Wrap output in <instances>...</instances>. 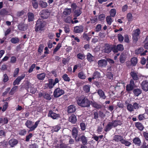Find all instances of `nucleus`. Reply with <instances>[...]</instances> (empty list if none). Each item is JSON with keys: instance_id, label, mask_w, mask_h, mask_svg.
Here are the masks:
<instances>
[{"instance_id": "26", "label": "nucleus", "mask_w": 148, "mask_h": 148, "mask_svg": "<svg viewBox=\"0 0 148 148\" xmlns=\"http://www.w3.org/2000/svg\"><path fill=\"white\" fill-rule=\"evenodd\" d=\"M134 95L136 96H138L141 93V90L139 88L135 89L133 91Z\"/></svg>"}, {"instance_id": "63", "label": "nucleus", "mask_w": 148, "mask_h": 148, "mask_svg": "<svg viewBox=\"0 0 148 148\" xmlns=\"http://www.w3.org/2000/svg\"><path fill=\"white\" fill-rule=\"evenodd\" d=\"M8 77L6 74H5L3 76V81L5 82L8 81Z\"/></svg>"}, {"instance_id": "16", "label": "nucleus", "mask_w": 148, "mask_h": 148, "mask_svg": "<svg viewBox=\"0 0 148 148\" xmlns=\"http://www.w3.org/2000/svg\"><path fill=\"white\" fill-rule=\"evenodd\" d=\"M76 110L75 106L73 105H71L68 107V112L69 113H72Z\"/></svg>"}, {"instance_id": "33", "label": "nucleus", "mask_w": 148, "mask_h": 148, "mask_svg": "<svg viewBox=\"0 0 148 148\" xmlns=\"http://www.w3.org/2000/svg\"><path fill=\"white\" fill-rule=\"evenodd\" d=\"M127 109L128 111L132 112L134 110L133 106L132 104H128L127 106Z\"/></svg>"}, {"instance_id": "22", "label": "nucleus", "mask_w": 148, "mask_h": 148, "mask_svg": "<svg viewBox=\"0 0 148 148\" xmlns=\"http://www.w3.org/2000/svg\"><path fill=\"white\" fill-rule=\"evenodd\" d=\"M97 93L100 98L102 99H105L106 98V96L103 91L101 89H99L97 91Z\"/></svg>"}, {"instance_id": "25", "label": "nucleus", "mask_w": 148, "mask_h": 148, "mask_svg": "<svg viewBox=\"0 0 148 148\" xmlns=\"http://www.w3.org/2000/svg\"><path fill=\"white\" fill-rule=\"evenodd\" d=\"M113 127V125L111 122H109L106 127L105 129V131L106 132H108Z\"/></svg>"}, {"instance_id": "51", "label": "nucleus", "mask_w": 148, "mask_h": 148, "mask_svg": "<svg viewBox=\"0 0 148 148\" xmlns=\"http://www.w3.org/2000/svg\"><path fill=\"white\" fill-rule=\"evenodd\" d=\"M143 48H140L135 51V53L136 54H141V52L143 51Z\"/></svg>"}, {"instance_id": "3", "label": "nucleus", "mask_w": 148, "mask_h": 148, "mask_svg": "<svg viewBox=\"0 0 148 148\" xmlns=\"http://www.w3.org/2000/svg\"><path fill=\"white\" fill-rule=\"evenodd\" d=\"M64 93V90L60 88H56L54 90L53 95L55 97H58Z\"/></svg>"}, {"instance_id": "38", "label": "nucleus", "mask_w": 148, "mask_h": 148, "mask_svg": "<svg viewBox=\"0 0 148 148\" xmlns=\"http://www.w3.org/2000/svg\"><path fill=\"white\" fill-rule=\"evenodd\" d=\"M83 89L85 92H88L90 91V87L89 85H85L83 87Z\"/></svg>"}, {"instance_id": "49", "label": "nucleus", "mask_w": 148, "mask_h": 148, "mask_svg": "<svg viewBox=\"0 0 148 148\" xmlns=\"http://www.w3.org/2000/svg\"><path fill=\"white\" fill-rule=\"evenodd\" d=\"M61 44L60 43H58L57 46H56V47L53 50V53H55L61 47Z\"/></svg>"}, {"instance_id": "29", "label": "nucleus", "mask_w": 148, "mask_h": 148, "mask_svg": "<svg viewBox=\"0 0 148 148\" xmlns=\"http://www.w3.org/2000/svg\"><path fill=\"white\" fill-rule=\"evenodd\" d=\"M43 96L45 99L47 100H50L51 97L50 95L47 92H45L43 93Z\"/></svg>"}, {"instance_id": "1", "label": "nucleus", "mask_w": 148, "mask_h": 148, "mask_svg": "<svg viewBox=\"0 0 148 148\" xmlns=\"http://www.w3.org/2000/svg\"><path fill=\"white\" fill-rule=\"evenodd\" d=\"M78 104L82 107H88L90 104V101L86 98L79 97L77 100Z\"/></svg>"}, {"instance_id": "41", "label": "nucleus", "mask_w": 148, "mask_h": 148, "mask_svg": "<svg viewBox=\"0 0 148 148\" xmlns=\"http://www.w3.org/2000/svg\"><path fill=\"white\" fill-rule=\"evenodd\" d=\"M116 10L115 9H112L110 11V16L114 17L116 15Z\"/></svg>"}, {"instance_id": "50", "label": "nucleus", "mask_w": 148, "mask_h": 148, "mask_svg": "<svg viewBox=\"0 0 148 148\" xmlns=\"http://www.w3.org/2000/svg\"><path fill=\"white\" fill-rule=\"evenodd\" d=\"M40 5L42 8H46L47 5V3L43 1H41L40 3Z\"/></svg>"}, {"instance_id": "4", "label": "nucleus", "mask_w": 148, "mask_h": 148, "mask_svg": "<svg viewBox=\"0 0 148 148\" xmlns=\"http://www.w3.org/2000/svg\"><path fill=\"white\" fill-rule=\"evenodd\" d=\"M140 31L139 29H137L133 31L132 39L134 41L136 42L139 37Z\"/></svg>"}, {"instance_id": "53", "label": "nucleus", "mask_w": 148, "mask_h": 148, "mask_svg": "<svg viewBox=\"0 0 148 148\" xmlns=\"http://www.w3.org/2000/svg\"><path fill=\"white\" fill-rule=\"evenodd\" d=\"M105 15L104 14H101L98 17L99 20L102 21L105 18Z\"/></svg>"}, {"instance_id": "20", "label": "nucleus", "mask_w": 148, "mask_h": 148, "mask_svg": "<svg viewBox=\"0 0 148 148\" xmlns=\"http://www.w3.org/2000/svg\"><path fill=\"white\" fill-rule=\"evenodd\" d=\"M27 25L23 23L20 24L18 27L19 29L21 31L25 30L27 29Z\"/></svg>"}, {"instance_id": "36", "label": "nucleus", "mask_w": 148, "mask_h": 148, "mask_svg": "<svg viewBox=\"0 0 148 148\" xmlns=\"http://www.w3.org/2000/svg\"><path fill=\"white\" fill-rule=\"evenodd\" d=\"M133 141L134 143L136 144H137L138 145H140L141 143L140 139L138 138H135L134 139Z\"/></svg>"}, {"instance_id": "28", "label": "nucleus", "mask_w": 148, "mask_h": 148, "mask_svg": "<svg viewBox=\"0 0 148 148\" xmlns=\"http://www.w3.org/2000/svg\"><path fill=\"white\" fill-rule=\"evenodd\" d=\"M126 58L125 55L124 53H122L121 54L120 57V61L121 63H123L124 62Z\"/></svg>"}, {"instance_id": "15", "label": "nucleus", "mask_w": 148, "mask_h": 148, "mask_svg": "<svg viewBox=\"0 0 148 148\" xmlns=\"http://www.w3.org/2000/svg\"><path fill=\"white\" fill-rule=\"evenodd\" d=\"M18 143V140L14 139H11L9 141V144L12 147H13L15 146Z\"/></svg>"}, {"instance_id": "30", "label": "nucleus", "mask_w": 148, "mask_h": 148, "mask_svg": "<svg viewBox=\"0 0 148 148\" xmlns=\"http://www.w3.org/2000/svg\"><path fill=\"white\" fill-rule=\"evenodd\" d=\"M28 20L29 21H32L34 19V14L32 13H28Z\"/></svg>"}, {"instance_id": "19", "label": "nucleus", "mask_w": 148, "mask_h": 148, "mask_svg": "<svg viewBox=\"0 0 148 148\" xmlns=\"http://www.w3.org/2000/svg\"><path fill=\"white\" fill-rule=\"evenodd\" d=\"M69 121L73 123H75L77 121L76 116L73 114L69 118Z\"/></svg>"}, {"instance_id": "45", "label": "nucleus", "mask_w": 148, "mask_h": 148, "mask_svg": "<svg viewBox=\"0 0 148 148\" xmlns=\"http://www.w3.org/2000/svg\"><path fill=\"white\" fill-rule=\"evenodd\" d=\"M74 13V16L75 17H77L80 15L82 13V12L79 10H77L75 11Z\"/></svg>"}, {"instance_id": "10", "label": "nucleus", "mask_w": 148, "mask_h": 148, "mask_svg": "<svg viewBox=\"0 0 148 148\" xmlns=\"http://www.w3.org/2000/svg\"><path fill=\"white\" fill-rule=\"evenodd\" d=\"M142 89L145 91H148V81L147 80H144L141 83Z\"/></svg>"}, {"instance_id": "52", "label": "nucleus", "mask_w": 148, "mask_h": 148, "mask_svg": "<svg viewBox=\"0 0 148 148\" xmlns=\"http://www.w3.org/2000/svg\"><path fill=\"white\" fill-rule=\"evenodd\" d=\"M134 87L130 84H127L126 86V89L127 91L132 90L134 88Z\"/></svg>"}, {"instance_id": "17", "label": "nucleus", "mask_w": 148, "mask_h": 148, "mask_svg": "<svg viewBox=\"0 0 148 148\" xmlns=\"http://www.w3.org/2000/svg\"><path fill=\"white\" fill-rule=\"evenodd\" d=\"M131 76L133 80H137L138 79V77L137 75V73L134 71H132L130 73Z\"/></svg>"}, {"instance_id": "60", "label": "nucleus", "mask_w": 148, "mask_h": 148, "mask_svg": "<svg viewBox=\"0 0 148 148\" xmlns=\"http://www.w3.org/2000/svg\"><path fill=\"white\" fill-rule=\"evenodd\" d=\"M97 16H95L92 19H91V23H94L95 22H97Z\"/></svg>"}, {"instance_id": "59", "label": "nucleus", "mask_w": 148, "mask_h": 148, "mask_svg": "<svg viewBox=\"0 0 148 148\" xmlns=\"http://www.w3.org/2000/svg\"><path fill=\"white\" fill-rule=\"evenodd\" d=\"M32 5L35 9L37 8V1L36 0H32Z\"/></svg>"}, {"instance_id": "2", "label": "nucleus", "mask_w": 148, "mask_h": 148, "mask_svg": "<svg viewBox=\"0 0 148 148\" xmlns=\"http://www.w3.org/2000/svg\"><path fill=\"white\" fill-rule=\"evenodd\" d=\"M25 124L27 127L30 129L31 130H33L37 126V121L35 122V124L34 125V123L29 120H27Z\"/></svg>"}, {"instance_id": "39", "label": "nucleus", "mask_w": 148, "mask_h": 148, "mask_svg": "<svg viewBox=\"0 0 148 148\" xmlns=\"http://www.w3.org/2000/svg\"><path fill=\"white\" fill-rule=\"evenodd\" d=\"M72 21V17L71 16L67 17L65 19L64 21L68 23H71Z\"/></svg>"}, {"instance_id": "14", "label": "nucleus", "mask_w": 148, "mask_h": 148, "mask_svg": "<svg viewBox=\"0 0 148 148\" xmlns=\"http://www.w3.org/2000/svg\"><path fill=\"white\" fill-rule=\"evenodd\" d=\"M45 85L50 89L52 88L55 86L53 84V80L52 79H49L48 83L46 84Z\"/></svg>"}, {"instance_id": "40", "label": "nucleus", "mask_w": 148, "mask_h": 148, "mask_svg": "<svg viewBox=\"0 0 148 148\" xmlns=\"http://www.w3.org/2000/svg\"><path fill=\"white\" fill-rule=\"evenodd\" d=\"M11 42L14 44L18 43L19 41V40L18 38H12L11 40Z\"/></svg>"}, {"instance_id": "31", "label": "nucleus", "mask_w": 148, "mask_h": 148, "mask_svg": "<svg viewBox=\"0 0 148 148\" xmlns=\"http://www.w3.org/2000/svg\"><path fill=\"white\" fill-rule=\"evenodd\" d=\"M100 77V73L97 71H95L93 74V76L92 77V79H94L97 78H99Z\"/></svg>"}, {"instance_id": "55", "label": "nucleus", "mask_w": 148, "mask_h": 148, "mask_svg": "<svg viewBox=\"0 0 148 148\" xmlns=\"http://www.w3.org/2000/svg\"><path fill=\"white\" fill-rule=\"evenodd\" d=\"M117 49L119 51H123V50L124 48L122 45H118L116 46Z\"/></svg>"}, {"instance_id": "42", "label": "nucleus", "mask_w": 148, "mask_h": 148, "mask_svg": "<svg viewBox=\"0 0 148 148\" xmlns=\"http://www.w3.org/2000/svg\"><path fill=\"white\" fill-rule=\"evenodd\" d=\"M133 106L134 109L135 110H137L141 107L140 105L137 103L136 102H135L133 103Z\"/></svg>"}, {"instance_id": "13", "label": "nucleus", "mask_w": 148, "mask_h": 148, "mask_svg": "<svg viewBox=\"0 0 148 148\" xmlns=\"http://www.w3.org/2000/svg\"><path fill=\"white\" fill-rule=\"evenodd\" d=\"M25 74H23L21 76L18 77L13 82L14 85H18L19 84L20 82L23 79L25 76Z\"/></svg>"}, {"instance_id": "62", "label": "nucleus", "mask_w": 148, "mask_h": 148, "mask_svg": "<svg viewBox=\"0 0 148 148\" xmlns=\"http://www.w3.org/2000/svg\"><path fill=\"white\" fill-rule=\"evenodd\" d=\"M118 40L119 41L122 42L123 41L124 39L123 37L121 34H118Z\"/></svg>"}, {"instance_id": "43", "label": "nucleus", "mask_w": 148, "mask_h": 148, "mask_svg": "<svg viewBox=\"0 0 148 148\" xmlns=\"http://www.w3.org/2000/svg\"><path fill=\"white\" fill-rule=\"evenodd\" d=\"M45 74L41 73L38 75V78L39 80H43L45 77Z\"/></svg>"}, {"instance_id": "24", "label": "nucleus", "mask_w": 148, "mask_h": 148, "mask_svg": "<svg viewBox=\"0 0 148 148\" xmlns=\"http://www.w3.org/2000/svg\"><path fill=\"white\" fill-rule=\"evenodd\" d=\"M112 123L113 125V127H115L117 126L118 125H120L121 124V121L119 120H115L112 121Z\"/></svg>"}, {"instance_id": "23", "label": "nucleus", "mask_w": 148, "mask_h": 148, "mask_svg": "<svg viewBox=\"0 0 148 148\" xmlns=\"http://www.w3.org/2000/svg\"><path fill=\"white\" fill-rule=\"evenodd\" d=\"M113 139L116 141H121V142L122 140L123 139V138L120 136L115 135Z\"/></svg>"}, {"instance_id": "35", "label": "nucleus", "mask_w": 148, "mask_h": 148, "mask_svg": "<svg viewBox=\"0 0 148 148\" xmlns=\"http://www.w3.org/2000/svg\"><path fill=\"white\" fill-rule=\"evenodd\" d=\"M78 77L81 79H85L86 78V76L83 72H80L78 74Z\"/></svg>"}, {"instance_id": "57", "label": "nucleus", "mask_w": 148, "mask_h": 148, "mask_svg": "<svg viewBox=\"0 0 148 148\" xmlns=\"http://www.w3.org/2000/svg\"><path fill=\"white\" fill-rule=\"evenodd\" d=\"M107 77L109 79L112 80L113 79V75L111 72H108L106 75Z\"/></svg>"}, {"instance_id": "48", "label": "nucleus", "mask_w": 148, "mask_h": 148, "mask_svg": "<svg viewBox=\"0 0 148 148\" xmlns=\"http://www.w3.org/2000/svg\"><path fill=\"white\" fill-rule=\"evenodd\" d=\"M63 79L65 81L69 82L70 79L66 74H64L62 77Z\"/></svg>"}, {"instance_id": "12", "label": "nucleus", "mask_w": 148, "mask_h": 148, "mask_svg": "<svg viewBox=\"0 0 148 148\" xmlns=\"http://www.w3.org/2000/svg\"><path fill=\"white\" fill-rule=\"evenodd\" d=\"M84 28L82 26H76L74 27V32L75 33H80L83 32Z\"/></svg>"}, {"instance_id": "54", "label": "nucleus", "mask_w": 148, "mask_h": 148, "mask_svg": "<svg viewBox=\"0 0 148 148\" xmlns=\"http://www.w3.org/2000/svg\"><path fill=\"white\" fill-rule=\"evenodd\" d=\"M44 26V24L42 23H40V25L38 26V31L42 30Z\"/></svg>"}, {"instance_id": "64", "label": "nucleus", "mask_w": 148, "mask_h": 148, "mask_svg": "<svg viewBox=\"0 0 148 148\" xmlns=\"http://www.w3.org/2000/svg\"><path fill=\"white\" fill-rule=\"evenodd\" d=\"M92 105L95 108H100L101 106L96 103H93L92 104Z\"/></svg>"}, {"instance_id": "34", "label": "nucleus", "mask_w": 148, "mask_h": 148, "mask_svg": "<svg viewBox=\"0 0 148 148\" xmlns=\"http://www.w3.org/2000/svg\"><path fill=\"white\" fill-rule=\"evenodd\" d=\"M122 144H124L126 146L129 147L131 144V143L127 140L123 139L122 140L121 142Z\"/></svg>"}, {"instance_id": "37", "label": "nucleus", "mask_w": 148, "mask_h": 148, "mask_svg": "<svg viewBox=\"0 0 148 148\" xmlns=\"http://www.w3.org/2000/svg\"><path fill=\"white\" fill-rule=\"evenodd\" d=\"M81 138L83 144L85 145L87 143V141L86 138L84 136H82Z\"/></svg>"}, {"instance_id": "56", "label": "nucleus", "mask_w": 148, "mask_h": 148, "mask_svg": "<svg viewBox=\"0 0 148 148\" xmlns=\"http://www.w3.org/2000/svg\"><path fill=\"white\" fill-rule=\"evenodd\" d=\"M145 114H146L145 113L143 114L139 115L138 116V119L139 120L141 121L145 118Z\"/></svg>"}, {"instance_id": "44", "label": "nucleus", "mask_w": 148, "mask_h": 148, "mask_svg": "<svg viewBox=\"0 0 148 148\" xmlns=\"http://www.w3.org/2000/svg\"><path fill=\"white\" fill-rule=\"evenodd\" d=\"M77 58L81 60H83L85 58V56L84 54L82 53H79L77 55Z\"/></svg>"}, {"instance_id": "32", "label": "nucleus", "mask_w": 148, "mask_h": 148, "mask_svg": "<svg viewBox=\"0 0 148 148\" xmlns=\"http://www.w3.org/2000/svg\"><path fill=\"white\" fill-rule=\"evenodd\" d=\"M71 8H66L63 12V14L65 15H69L71 14Z\"/></svg>"}, {"instance_id": "9", "label": "nucleus", "mask_w": 148, "mask_h": 148, "mask_svg": "<svg viewBox=\"0 0 148 148\" xmlns=\"http://www.w3.org/2000/svg\"><path fill=\"white\" fill-rule=\"evenodd\" d=\"M77 129L75 127L73 128L72 130V135L73 137L75 138V141L77 142L79 141L80 139V138H77Z\"/></svg>"}, {"instance_id": "5", "label": "nucleus", "mask_w": 148, "mask_h": 148, "mask_svg": "<svg viewBox=\"0 0 148 148\" xmlns=\"http://www.w3.org/2000/svg\"><path fill=\"white\" fill-rule=\"evenodd\" d=\"M138 62V59L136 57H134L131 58L130 60V62H127L126 64L127 66H135L137 64Z\"/></svg>"}, {"instance_id": "58", "label": "nucleus", "mask_w": 148, "mask_h": 148, "mask_svg": "<svg viewBox=\"0 0 148 148\" xmlns=\"http://www.w3.org/2000/svg\"><path fill=\"white\" fill-rule=\"evenodd\" d=\"M60 127L59 125H57L53 127V130L56 132H58L60 129Z\"/></svg>"}, {"instance_id": "61", "label": "nucleus", "mask_w": 148, "mask_h": 148, "mask_svg": "<svg viewBox=\"0 0 148 148\" xmlns=\"http://www.w3.org/2000/svg\"><path fill=\"white\" fill-rule=\"evenodd\" d=\"M101 25L100 24H98L95 28V30L97 32H99L101 30Z\"/></svg>"}, {"instance_id": "47", "label": "nucleus", "mask_w": 148, "mask_h": 148, "mask_svg": "<svg viewBox=\"0 0 148 148\" xmlns=\"http://www.w3.org/2000/svg\"><path fill=\"white\" fill-rule=\"evenodd\" d=\"M127 18L129 21H131L132 20L133 17L131 13H128L127 16Z\"/></svg>"}, {"instance_id": "18", "label": "nucleus", "mask_w": 148, "mask_h": 148, "mask_svg": "<svg viewBox=\"0 0 148 148\" xmlns=\"http://www.w3.org/2000/svg\"><path fill=\"white\" fill-rule=\"evenodd\" d=\"M87 59L90 62H92L94 61L95 57L92 56L90 53H88L87 55Z\"/></svg>"}, {"instance_id": "7", "label": "nucleus", "mask_w": 148, "mask_h": 148, "mask_svg": "<svg viewBox=\"0 0 148 148\" xmlns=\"http://www.w3.org/2000/svg\"><path fill=\"white\" fill-rule=\"evenodd\" d=\"M112 49V46L108 44H106L104 47L103 51L105 53H109Z\"/></svg>"}, {"instance_id": "8", "label": "nucleus", "mask_w": 148, "mask_h": 148, "mask_svg": "<svg viewBox=\"0 0 148 148\" xmlns=\"http://www.w3.org/2000/svg\"><path fill=\"white\" fill-rule=\"evenodd\" d=\"M98 66L101 67H105L107 64V62L105 59L99 60L98 62Z\"/></svg>"}, {"instance_id": "46", "label": "nucleus", "mask_w": 148, "mask_h": 148, "mask_svg": "<svg viewBox=\"0 0 148 148\" xmlns=\"http://www.w3.org/2000/svg\"><path fill=\"white\" fill-rule=\"evenodd\" d=\"M8 12L5 9H3L0 10V14L4 15L8 14Z\"/></svg>"}, {"instance_id": "27", "label": "nucleus", "mask_w": 148, "mask_h": 148, "mask_svg": "<svg viewBox=\"0 0 148 148\" xmlns=\"http://www.w3.org/2000/svg\"><path fill=\"white\" fill-rule=\"evenodd\" d=\"M106 21L107 24L110 25L114 20L112 19L110 16H108L106 17Z\"/></svg>"}, {"instance_id": "6", "label": "nucleus", "mask_w": 148, "mask_h": 148, "mask_svg": "<svg viewBox=\"0 0 148 148\" xmlns=\"http://www.w3.org/2000/svg\"><path fill=\"white\" fill-rule=\"evenodd\" d=\"M40 14L42 18L46 19L49 16L50 13L48 10H44L40 12Z\"/></svg>"}, {"instance_id": "11", "label": "nucleus", "mask_w": 148, "mask_h": 148, "mask_svg": "<svg viewBox=\"0 0 148 148\" xmlns=\"http://www.w3.org/2000/svg\"><path fill=\"white\" fill-rule=\"evenodd\" d=\"M48 116L54 119H56L59 117V115L54 112L52 110L49 111Z\"/></svg>"}, {"instance_id": "21", "label": "nucleus", "mask_w": 148, "mask_h": 148, "mask_svg": "<svg viewBox=\"0 0 148 148\" xmlns=\"http://www.w3.org/2000/svg\"><path fill=\"white\" fill-rule=\"evenodd\" d=\"M135 126L140 131H142L144 128V127L143 124L140 122L136 123Z\"/></svg>"}]
</instances>
